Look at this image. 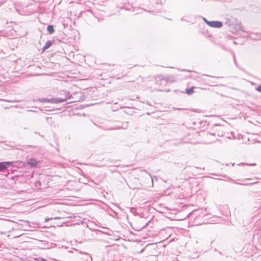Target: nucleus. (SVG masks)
Returning <instances> with one entry per match:
<instances>
[{
  "label": "nucleus",
  "mask_w": 261,
  "mask_h": 261,
  "mask_svg": "<svg viewBox=\"0 0 261 261\" xmlns=\"http://www.w3.org/2000/svg\"><path fill=\"white\" fill-rule=\"evenodd\" d=\"M65 97H57L51 99L47 98H42L40 101L42 102H48L51 103H59L65 101L68 98L70 97V93L68 92H64Z\"/></svg>",
  "instance_id": "nucleus-1"
},
{
  "label": "nucleus",
  "mask_w": 261,
  "mask_h": 261,
  "mask_svg": "<svg viewBox=\"0 0 261 261\" xmlns=\"http://www.w3.org/2000/svg\"><path fill=\"white\" fill-rule=\"evenodd\" d=\"M190 215H193L196 217V218L203 217L206 215V210L203 208L195 210L193 211L190 214H189V216Z\"/></svg>",
  "instance_id": "nucleus-2"
},
{
  "label": "nucleus",
  "mask_w": 261,
  "mask_h": 261,
  "mask_svg": "<svg viewBox=\"0 0 261 261\" xmlns=\"http://www.w3.org/2000/svg\"><path fill=\"white\" fill-rule=\"evenodd\" d=\"M203 21L210 27L215 28H220L222 26V23L219 21H208L205 18L203 17Z\"/></svg>",
  "instance_id": "nucleus-3"
},
{
  "label": "nucleus",
  "mask_w": 261,
  "mask_h": 261,
  "mask_svg": "<svg viewBox=\"0 0 261 261\" xmlns=\"http://www.w3.org/2000/svg\"><path fill=\"white\" fill-rule=\"evenodd\" d=\"M27 164L31 167H35L38 164V161L35 159H30L27 161Z\"/></svg>",
  "instance_id": "nucleus-4"
},
{
  "label": "nucleus",
  "mask_w": 261,
  "mask_h": 261,
  "mask_svg": "<svg viewBox=\"0 0 261 261\" xmlns=\"http://www.w3.org/2000/svg\"><path fill=\"white\" fill-rule=\"evenodd\" d=\"M11 163L9 162L0 163V171L6 169L11 165Z\"/></svg>",
  "instance_id": "nucleus-5"
},
{
  "label": "nucleus",
  "mask_w": 261,
  "mask_h": 261,
  "mask_svg": "<svg viewBox=\"0 0 261 261\" xmlns=\"http://www.w3.org/2000/svg\"><path fill=\"white\" fill-rule=\"evenodd\" d=\"M52 44V42L50 40H48L46 41L45 45L43 47L42 50H45L47 49H48L49 47L51 46Z\"/></svg>",
  "instance_id": "nucleus-6"
},
{
  "label": "nucleus",
  "mask_w": 261,
  "mask_h": 261,
  "mask_svg": "<svg viewBox=\"0 0 261 261\" xmlns=\"http://www.w3.org/2000/svg\"><path fill=\"white\" fill-rule=\"evenodd\" d=\"M195 88L194 87H192L190 88H187L186 89V93L188 95H191L193 93V89Z\"/></svg>",
  "instance_id": "nucleus-7"
},
{
  "label": "nucleus",
  "mask_w": 261,
  "mask_h": 261,
  "mask_svg": "<svg viewBox=\"0 0 261 261\" xmlns=\"http://www.w3.org/2000/svg\"><path fill=\"white\" fill-rule=\"evenodd\" d=\"M47 30L49 34H52L55 31L52 25H48L47 27Z\"/></svg>",
  "instance_id": "nucleus-8"
},
{
  "label": "nucleus",
  "mask_w": 261,
  "mask_h": 261,
  "mask_svg": "<svg viewBox=\"0 0 261 261\" xmlns=\"http://www.w3.org/2000/svg\"><path fill=\"white\" fill-rule=\"evenodd\" d=\"M167 84V81L165 80L162 79L161 80V85H165Z\"/></svg>",
  "instance_id": "nucleus-9"
},
{
  "label": "nucleus",
  "mask_w": 261,
  "mask_h": 261,
  "mask_svg": "<svg viewBox=\"0 0 261 261\" xmlns=\"http://www.w3.org/2000/svg\"><path fill=\"white\" fill-rule=\"evenodd\" d=\"M256 90L259 92H261V85H259L258 87H257L256 88Z\"/></svg>",
  "instance_id": "nucleus-10"
},
{
  "label": "nucleus",
  "mask_w": 261,
  "mask_h": 261,
  "mask_svg": "<svg viewBox=\"0 0 261 261\" xmlns=\"http://www.w3.org/2000/svg\"><path fill=\"white\" fill-rule=\"evenodd\" d=\"M38 260H39V261H45V260H44V259L41 258H39V259H38Z\"/></svg>",
  "instance_id": "nucleus-11"
},
{
  "label": "nucleus",
  "mask_w": 261,
  "mask_h": 261,
  "mask_svg": "<svg viewBox=\"0 0 261 261\" xmlns=\"http://www.w3.org/2000/svg\"><path fill=\"white\" fill-rule=\"evenodd\" d=\"M54 219H59V217H55Z\"/></svg>",
  "instance_id": "nucleus-12"
},
{
  "label": "nucleus",
  "mask_w": 261,
  "mask_h": 261,
  "mask_svg": "<svg viewBox=\"0 0 261 261\" xmlns=\"http://www.w3.org/2000/svg\"><path fill=\"white\" fill-rule=\"evenodd\" d=\"M241 185H247V184H241Z\"/></svg>",
  "instance_id": "nucleus-13"
},
{
  "label": "nucleus",
  "mask_w": 261,
  "mask_h": 261,
  "mask_svg": "<svg viewBox=\"0 0 261 261\" xmlns=\"http://www.w3.org/2000/svg\"><path fill=\"white\" fill-rule=\"evenodd\" d=\"M195 224H196L197 225H199V224H197L196 222H195Z\"/></svg>",
  "instance_id": "nucleus-14"
}]
</instances>
